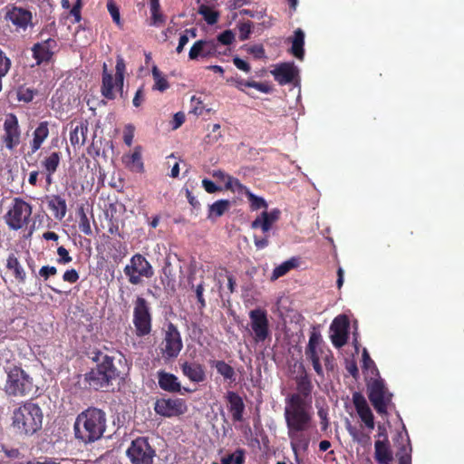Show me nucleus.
<instances>
[{"instance_id": "obj_1", "label": "nucleus", "mask_w": 464, "mask_h": 464, "mask_svg": "<svg viewBox=\"0 0 464 464\" xmlns=\"http://www.w3.org/2000/svg\"><path fill=\"white\" fill-rule=\"evenodd\" d=\"M297 392L285 398L284 417L287 436L293 453L298 458V451L306 450L312 440L314 428L312 411V392L314 385L304 366L295 377Z\"/></svg>"}, {"instance_id": "obj_2", "label": "nucleus", "mask_w": 464, "mask_h": 464, "mask_svg": "<svg viewBox=\"0 0 464 464\" xmlns=\"http://www.w3.org/2000/svg\"><path fill=\"white\" fill-rule=\"evenodd\" d=\"M106 430V414L95 407H89L75 419L73 430L75 438L88 444L100 440Z\"/></svg>"}, {"instance_id": "obj_3", "label": "nucleus", "mask_w": 464, "mask_h": 464, "mask_svg": "<svg viewBox=\"0 0 464 464\" xmlns=\"http://www.w3.org/2000/svg\"><path fill=\"white\" fill-rule=\"evenodd\" d=\"M43 420L41 407L32 401H27L14 410L11 426L17 435L28 437L42 429Z\"/></svg>"}, {"instance_id": "obj_4", "label": "nucleus", "mask_w": 464, "mask_h": 464, "mask_svg": "<svg viewBox=\"0 0 464 464\" xmlns=\"http://www.w3.org/2000/svg\"><path fill=\"white\" fill-rule=\"evenodd\" d=\"M91 358L97 365L86 374L85 380L96 391L108 389L114 380L120 378V372L113 362L114 358L101 351L92 352Z\"/></svg>"}, {"instance_id": "obj_5", "label": "nucleus", "mask_w": 464, "mask_h": 464, "mask_svg": "<svg viewBox=\"0 0 464 464\" xmlns=\"http://www.w3.org/2000/svg\"><path fill=\"white\" fill-rule=\"evenodd\" d=\"M6 379L4 392L9 397L22 398L30 395L34 384L33 378L20 366H12L5 370Z\"/></svg>"}, {"instance_id": "obj_6", "label": "nucleus", "mask_w": 464, "mask_h": 464, "mask_svg": "<svg viewBox=\"0 0 464 464\" xmlns=\"http://www.w3.org/2000/svg\"><path fill=\"white\" fill-rule=\"evenodd\" d=\"M126 64L122 57L118 56L115 66V76L107 69L106 63L102 66L101 93L108 100L116 98L115 89L122 91Z\"/></svg>"}, {"instance_id": "obj_7", "label": "nucleus", "mask_w": 464, "mask_h": 464, "mask_svg": "<svg viewBox=\"0 0 464 464\" xmlns=\"http://www.w3.org/2000/svg\"><path fill=\"white\" fill-rule=\"evenodd\" d=\"M132 323L135 335L142 338L150 335L152 331V312L150 303L141 296L134 301Z\"/></svg>"}, {"instance_id": "obj_8", "label": "nucleus", "mask_w": 464, "mask_h": 464, "mask_svg": "<svg viewBox=\"0 0 464 464\" xmlns=\"http://www.w3.org/2000/svg\"><path fill=\"white\" fill-rule=\"evenodd\" d=\"M32 215V206L21 198H14L5 215V221L8 227L19 230L27 226Z\"/></svg>"}, {"instance_id": "obj_9", "label": "nucleus", "mask_w": 464, "mask_h": 464, "mask_svg": "<svg viewBox=\"0 0 464 464\" xmlns=\"http://www.w3.org/2000/svg\"><path fill=\"white\" fill-rule=\"evenodd\" d=\"M248 316V330L254 342L259 343H264L266 339H270L271 331L267 311L257 307L249 311Z\"/></svg>"}, {"instance_id": "obj_10", "label": "nucleus", "mask_w": 464, "mask_h": 464, "mask_svg": "<svg viewBox=\"0 0 464 464\" xmlns=\"http://www.w3.org/2000/svg\"><path fill=\"white\" fill-rule=\"evenodd\" d=\"M125 276L130 284L137 285L142 283V278H151L154 276V269L147 258L141 254H135L131 256L130 264L123 268Z\"/></svg>"}, {"instance_id": "obj_11", "label": "nucleus", "mask_w": 464, "mask_h": 464, "mask_svg": "<svg viewBox=\"0 0 464 464\" xmlns=\"http://www.w3.org/2000/svg\"><path fill=\"white\" fill-rule=\"evenodd\" d=\"M126 454L132 464H153L156 451L148 438L139 437L132 440Z\"/></svg>"}, {"instance_id": "obj_12", "label": "nucleus", "mask_w": 464, "mask_h": 464, "mask_svg": "<svg viewBox=\"0 0 464 464\" xmlns=\"http://www.w3.org/2000/svg\"><path fill=\"white\" fill-rule=\"evenodd\" d=\"M3 130L1 142L8 151L12 152L19 146L22 140V130L15 114L8 113L5 116Z\"/></svg>"}, {"instance_id": "obj_13", "label": "nucleus", "mask_w": 464, "mask_h": 464, "mask_svg": "<svg viewBox=\"0 0 464 464\" xmlns=\"http://www.w3.org/2000/svg\"><path fill=\"white\" fill-rule=\"evenodd\" d=\"M368 398L379 414L387 413V406L392 400L382 380H373L368 384Z\"/></svg>"}, {"instance_id": "obj_14", "label": "nucleus", "mask_w": 464, "mask_h": 464, "mask_svg": "<svg viewBox=\"0 0 464 464\" xmlns=\"http://www.w3.org/2000/svg\"><path fill=\"white\" fill-rule=\"evenodd\" d=\"M182 347L183 343L180 333L174 324L169 323L167 325L165 336L162 341L161 350L163 357L168 360L177 358Z\"/></svg>"}, {"instance_id": "obj_15", "label": "nucleus", "mask_w": 464, "mask_h": 464, "mask_svg": "<svg viewBox=\"0 0 464 464\" xmlns=\"http://www.w3.org/2000/svg\"><path fill=\"white\" fill-rule=\"evenodd\" d=\"M188 410L187 404L180 398H161L156 400L154 403V411L157 414L171 418L184 414Z\"/></svg>"}, {"instance_id": "obj_16", "label": "nucleus", "mask_w": 464, "mask_h": 464, "mask_svg": "<svg viewBox=\"0 0 464 464\" xmlns=\"http://www.w3.org/2000/svg\"><path fill=\"white\" fill-rule=\"evenodd\" d=\"M350 322L345 314L336 316L331 324L330 329L333 332L331 340L336 348L346 344L348 340Z\"/></svg>"}, {"instance_id": "obj_17", "label": "nucleus", "mask_w": 464, "mask_h": 464, "mask_svg": "<svg viewBox=\"0 0 464 464\" xmlns=\"http://www.w3.org/2000/svg\"><path fill=\"white\" fill-rule=\"evenodd\" d=\"M218 43L215 40H198L191 46L188 58L198 60L200 58H210L218 55Z\"/></svg>"}, {"instance_id": "obj_18", "label": "nucleus", "mask_w": 464, "mask_h": 464, "mask_svg": "<svg viewBox=\"0 0 464 464\" xmlns=\"http://www.w3.org/2000/svg\"><path fill=\"white\" fill-rule=\"evenodd\" d=\"M179 367L182 374L191 382L200 383L206 381V369L202 363L196 361H183L179 362Z\"/></svg>"}, {"instance_id": "obj_19", "label": "nucleus", "mask_w": 464, "mask_h": 464, "mask_svg": "<svg viewBox=\"0 0 464 464\" xmlns=\"http://www.w3.org/2000/svg\"><path fill=\"white\" fill-rule=\"evenodd\" d=\"M61 160L62 153L60 151H53L41 160V166L43 168L42 174L45 179L46 188L53 183V176L57 171Z\"/></svg>"}, {"instance_id": "obj_20", "label": "nucleus", "mask_w": 464, "mask_h": 464, "mask_svg": "<svg viewBox=\"0 0 464 464\" xmlns=\"http://www.w3.org/2000/svg\"><path fill=\"white\" fill-rule=\"evenodd\" d=\"M353 402L360 419L364 423L366 428L369 430H373L374 416L364 396L361 392H354L353 394Z\"/></svg>"}, {"instance_id": "obj_21", "label": "nucleus", "mask_w": 464, "mask_h": 464, "mask_svg": "<svg viewBox=\"0 0 464 464\" xmlns=\"http://www.w3.org/2000/svg\"><path fill=\"white\" fill-rule=\"evenodd\" d=\"M31 11L23 7L13 5L7 9L5 19L10 21L16 28L25 30L32 23Z\"/></svg>"}, {"instance_id": "obj_22", "label": "nucleus", "mask_w": 464, "mask_h": 464, "mask_svg": "<svg viewBox=\"0 0 464 464\" xmlns=\"http://www.w3.org/2000/svg\"><path fill=\"white\" fill-rule=\"evenodd\" d=\"M44 201L54 219L62 221L65 218L67 204L63 196L59 194L47 195L44 198Z\"/></svg>"}, {"instance_id": "obj_23", "label": "nucleus", "mask_w": 464, "mask_h": 464, "mask_svg": "<svg viewBox=\"0 0 464 464\" xmlns=\"http://www.w3.org/2000/svg\"><path fill=\"white\" fill-rule=\"evenodd\" d=\"M56 46L55 40L49 38L43 43L35 44L33 48V56L36 60L37 64L42 63H48L51 61L53 52V49Z\"/></svg>"}, {"instance_id": "obj_24", "label": "nucleus", "mask_w": 464, "mask_h": 464, "mask_svg": "<svg viewBox=\"0 0 464 464\" xmlns=\"http://www.w3.org/2000/svg\"><path fill=\"white\" fill-rule=\"evenodd\" d=\"M280 216L281 211L278 208L263 211L260 216L252 221L251 227L253 229L261 228L263 233H266L271 229L273 224L279 220Z\"/></svg>"}, {"instance_id": "obj_25", "label": "nucleus", "mask_w": 464, "mask_h": 464, "mask_svg": "<svg viewBox=\"0 0 464 464\" xmlns=\"http://www.w3.org/2000/svg\"><path fill=\"white\" fill-rule=\"evenodd\" d=\"M159 387L170 393H181L182 387L178 377L170 372L160 370L157 372Z\"/></svg>"}, {"instance_id": "obj_26", "label": "nucleus", "mask_w": 464, "mask_h": 464, "mask_svg": "<svg viewBox=\"0 0 464 464\" xmlns=\"http://www.w3.org/2000/svg\"><path fill=\"white\" fill-rule=\"evenodd\" d=\"M271 73L280 85H285L294 81L297 70L293 63H283L278 64Z\"/></svg>"}, {"instance_id": "obj_27", "label": "nucleus", "mask_w": 464, "mask_h": 464, "mask_svg": "<svg viewBox=\"0 0 464 464\" xmlns=\"http://www.w3.org/2000/svg\"><path fill=\"white\" fill-rule=\"evenodd\" d=\"M374 450V459L379 464H391L393 456L387 435H384V440L375 441Z\"/></svg>"}, {"instance_id": "obj_28", "label": "nucleus", "mask_w": 464, "mask_h": 464, "mask_svg": "<svg viewBox=\"0 0 464 464\" xmlns=\"http://www.w3.org/2000/svg\"><path fill=\"white\" fill-rule=\"evenodd\" d=\"M48 136L49 124L47 121H41L33 132V140L30 141L28 155H33L38 151Z\"/></svg>"}, {"instance_id": "obj_29", "label": "nucleus", "mask_w": 464, "mask_h": 464, "mask_svg": "<svg viewBox=\"0 0 464 464\" xmlns=\"http://www.w3.org/2000/svg\"><path fill=\"white\" fill-rule=\"evenodd\" d=\"M226 399L229 404V411L231 412L234 421H241L243 420V413L245 411V404L243 399L235 392H227Z\"/></svg>"}, {"instance_id": "obj_30", "label": "nucleus", "mask_w": 464, "mask_h": 464, "mask_svg": "<svg viewBox=\"0 0 464 464\" xmlns=\"http://www.w3.org/2000/svg\"><path fill=\"white\" fill-rule=\"evenodd\" d=\"M211 367L217 370V372L221 375L225 382L233 383L237 380V374L234 368L223 360H213L209 362Z\"/></svg>"}, {"instance_id": "obj_31", "label": "nucleus", "mask_w": 464, "mask_h": 464, "mask_svg": "<svg viewBox=\"0 0 464 464\" xmlns=\"http://www.w3.org/2000/svg\"><path fill=\"white\" fill-rule=\"evenodd\" d=\"M6 268L12 272L13 276L19 284H24L26 273L15 254L11 253L6 259Z\"/></svg>"}, {"instance_id": "obj_32", "label": "nucleus", "mask_w": 464, "mask_h": 464, "mask_svg": "<svg viewBox=\"0 0 464 464\" xmlns=\"http://www.w3.org/2000/svg\"><path fill=\"white\" fill-rule=\"evenodd\" d=\"M123 161L131 171L141 173L144 171V164L141 157V147L136 146L130 155H126Z\"/></svg>"}, {"instance_id": "obj_33", "label": "nucleus", "mask_w": 464, "mask_h": 464, "mask_svg": "<svg viewBox=\"0 0 464 464\" xmlns=\"http://www.w3.org/2000/svg\"><path fill=\"white\" fill-rule=\"evenodd\" d=\"M291 43V53L298 60L302 61L304 57V33L301 28L295 30Z\"/></svg>"}, {"instance_id": "obj_34", "label": "nucleus", "mask_w": 464, "mask_h": 464, "mask_svg": "<svg viewBox=\"0 0 464 464\" xmlns=\"http://www.w3.org/2000/svg\"><path fill=\"white\" fill-rule=\"evenodd\" d=\"M325 351L326 350L324 349L305 348L306 359L312 362L313 368L317 375L322 377H324V370L321 365L320 359H322Z\"/></svg>"}, {"instance_id": "obj_35", "label": "nucleus", "mask_w": 464, "mask_h": 464, "mask_svg": "<svg viewBox=\"0 0 464 464\" xmlns=\"http://www.w3.org/2000/svg\"><path fill=\"white\" fill-rule=\"evenodd\" d=\"M88 125L85 122H80L70 132V141L72 146L83 145L86 140Z\"/></svg>"}, {"instance_id": "obj_36", "label": "nucleus", "mask_w": 464, "mask_h": 464, "mask_svg": "<svg viewBox=\"0 0 464 464\" xmlns=\"http://www.w3.org/2000/svg\"><path fill=\"white\" fill-rule=\"evenodd\" d=\"M150 5L151 14L150 25L156 27L162 26L166 22V18L160 11V0H150Z\"/></svg>"}, {"instance_id": "obj_37", "label": "nucleus", "mask_w": 464, "mask_h": 464, "mask_svg": "<svg viewBox=\"0 0 464 464\" xmlns=\"http://www.w3.org/2000/svg\"><path fill=\"white\" fill-rule=\"evenodd\" d=\"M230 201L227 199H219L208 206V218L209 219L219 218L224 215L230 208Z\"/></svg>"}, {"instance_id": "obj_38", "label": "nucleus", "mask_w": 464, "mask_h": 464, "mask_svg": "<svg viewBox=\"0 0 464 464\" xmlns=\"http://www.w3.org/2000/svg\"><path fill=\"white\" fill-rule=\"evenodd\" d=\"M246 450L237 448L234 452L222 456L220 463L213 464H245Z\"/></svg>"}, {"instance_id": "obj_39", "label": "nucleus", "mask_w": 464, "mask_h": 464, "mask_svg": "<svg viewBox=\"0 0 464 464\" xmlns=\"http://www.w3.org/2000/svg\"><path fill=\"white\" fill-rule=\"evenodd\" d=\"M298 266V260L295 257L283 262L281 265L276 266L272 273L271 280H276L281 276L286 275L291 269Z\"/></svg>"}, {"instance_id": "obj_40", "label": "nucleus", "mask_w": 464, "mask_h": 464, "mask_svg": "<svg viewBox=\"0 0 464 464\" xmlns=\"http://www.w3.org/2000/svg\"><path fill=\"white\" fill-rule=\"evenodd\" d=\"M77 215L79 218V229L86 236H91L92 234V230L91 227V224L89 218L85 213L83 205L80 206L77 209Z\"/></svg>"}, {"instance_id": "obj_41", "label": "nucleus", "mask_w": 464, "mask_h": 464, "mask_svg": "<svg viewBox=\"0 0 464 464\" xmlns=\"http://www.w3.org/2000/svg\"><path fill=\"white\" fill-rule=\"evenodd\" d=\"M151 73L155 82V84L153 86L154 90H158L163 92L167 89H169V84L168 80L162 75L161 72L158 69L157 66L152 67Z\"/></svg>"}, {"instance_id": "obj_42", "label": "nucleus", "mask_w": 464, "mask_h": 464, "mask_svg": "<svg viewBox=\"0 0 464 464\" xmlns=\"http://www.w3.org/2000/svg\"><path fill=\"white\" fill-rule=\"evenodd\" d=\"M198 14L204 17V20L208 24H215L218 21L219 14L217 11H214L209 6L206 5H201L198 10Z\"/></svg>"}, {"instance_id": "obj_43", "label": "nucleus", "mask_w": 464, "mask_h": 464, "mask_svg": "<svg viewBox=\"0 0 464 464\" xmlns=\"http://www.w3.org/2000/svg\"><path fill=\"white\" fill-rule=\"evenodd\" d=\"M246 197L250 202V208L252 210H258L260 208H266L267 203L266 201L250 191L246 192Z\"/></svg>"}, {"instance_id": "obj_44", "label": "nucleus", "mask_w": 464, "mask_h": 464, "mask_svg": "<svg viewBox=\"0 0 464 464\" xmlns=\"http://www.w3.org/2000/svg\"><path fill=\"white\" fill-rule=\"evenodd\" d=\"M36 92L26 86H20L17 90V99L20 102H30L33 101Z\"/></svg>"}, {"instance_id": "obj_45", "label": "nucleus", "mask_w": 464, "mask_h": 464, "mask_svg": "<svg viewBox=\"0 0 464 464\" xmlns=\"http://www.w3.org/2000/svg\"><path fill=\"white\" fill-rule=\"evenodd\" d=\"M11 68V61L5 53L0 49V92L2 91V79L5 77Z\"/></svg>"}, {"instance_id": "obj_46", "label": "nucleus", "mask_w": 464, "mask_h": 464, "mask_svg": "<svg viewBox=\"0 0 464 464\" xmlns=\"http://www.w3.org/2000/svg\"><path fill=\"white\" fill-rule=\"evenodd\" d=\"M253 23L251 21H246L244 23H239L237 24L238 29V38L240 41H246L250 37L252 33Z\"/></svg>"}, {"instance_id": "obj_47", "label": "nucleus", "mask_w": 464, "mask_h": 464, "mask_svg": "<svg viewBox=\"0 0 464 464\" xmlns=\"http://www.w3.org/2000/svg\"><path fill=\"white\" fill-rule=\"evenodd\" d=\"M243 48H245L247 53L252 54L255 59L266 58V51L262 44L244 45Z\"/></svg>"}, {"instance_id": "obj_48", "label": "nucleus", "mask_w": 464, "mask_h": 464, "mask_svg": "<svg viewBox=\"0 0 464 464\" xmlns=\"http://www.w3.org/2000/svg\"><path fill=\"white\" fill-rule=\"evenodd\" d=\"M107 9H108L110 14L111 15L113 22L116 24L121 25L120 10H119L118 6L116 5V4L113 2V0H108Z\"/></svg>"}, {"instance_id": "obj_49", "label": "nucleus", "mask_w": 464, "mask_h": 464, "mask_svg": "<svg viewBox=\"0 0 464 464\" xmlns=\"http://www.w3.org/2000/svg\"><path fill=\"white\" fill-rule=\"evenodd\" d=\"M57 274V268L53 266H44L38 271V276L44 281H47L51 276Z\"/></svg>"}, {"instance_id": "obj_50", "label": "nucleus", "mask_w": 464, "mask_h": 464, "mask_svg": "<svg viewBox=\"0 0 464 464\" xmlns=\"http://www.w3.org/2000/svg\"><path fill=\"white\" fill-rule=\"evenodd\" d=\"M235 40V34L231 30H226L218 36V44L220 43L224 45L231 44Z\"/></svg>"}, {"instance_id": "obj_51", "label": "nucleus", "mask_w": 464, "mask_h": 464, "mask_svg": "<svg viewBox=\"0 0 464 464\" xmlns=\"http://www.w3.org/2000/svg\"><path fill=\"white\" fill-rule=\"evenodd\" d=\"M57 254L59 256L57 263L61 265H66L72 262V258L69 255L68 250L64 246H59L57 248Z\"/></svg>"}, {"instance_id": "obj_52", "label": "nucleus", "mask_w": 464, "mask_h": 464, "mask_svg": "<svg viewBox=\"0 0 464 464\" xmlns=\"http://www.w3.org/2000/svg\"><path fill=\"white\" fill-rule=\"evenodd\" d=\"M246 87L255 88L263 93H270L272 92V87L269 84L255 81L252 82H246Z\"/></svg>"}, {"instance_id": "obj_53", "label": "nucleus", "mask_w": 464, "mask_h": 464, "mask_svg": "<svg viewBox=\"0 0 464 464\" xmlns=\"http://www.w3.org/2000/svg\"><path fill=\"white\" fill-rule=\"evenodd\" d=\"M204 290V285L202 282L195 287V294L199 304L198 308L200 310H203L206 307V300L203 295Z\"/></svg>"}, {"instance_id": "obj_54", "label": "nucleus", "mask_w": 464, "mask_h": 464, "mask_svg": "<svg viewBox=\"0 0 464 464\" xmlns=\"http://www.w3.org/2000/svg\"><path fill=\"white\" fill-rule=\"evenodd\" d=\"M135 128L131 124H128L124 128L123 140L127 146H130L134 138Z\"/></svg>"}, {"instance_id": "obj_55", "label": "nucleus", "mask_w": 464, "mask_h": 464, "mask_svg": "<svg viewBox=\"0 0 464 464\" xmlns=\"http://www.w3.org/2000/svg\"><path fill=\"white\" fill-rule=\"evenodd\" d=\"M322 343V338L320 334L316 332H313L310 334L308 344L306 348H314V349H323L320 347V344Z\"/></svg>"}, {"instance_id": "obj_56", "label": "nucleus", "mask_w": 464, "mask_h": 464, "mask_svg": "<svg viewBox=\"0 0 464 464\" xmlns=\"http://www.w3.org/2000/svg\"><path fill=\"white\" fill-rule=\"evenodd\" d=\"M322 360L324 362L325 369L327 371H334V358L333 356V353L330 350H326L324 354L322 357Z\"/></svg>"}, {"instance_id": "obj_57", "label": "nucleus", "mask_w": 464, "mask_h": 464, "mask_svg": "<svg viewBox=\"0 0 464 464\" xmlns=\"http://www.w3.org/2000/svg\"><path fill=\"white\" fill-rule=\"evenodd\" d=\"M192 109L191 112L197 116L202 115L204 111V106L202 104V101L196 96L191 98Z\"/></svg>"}, {"instance_id": "obj_58", "label": "nucleus", "mask_w": 464, "mask_h": 464, "mask_svg": "<svg viewBox=\"0 0 464 464\" xmlns=\"http://www.w3.org/2000/svg\"><path fill=\"white\" fill-rule=\"evenodd\" d=\"M79 274L74 268L66 270L63 275V280L70 284L76 283L79 280Z\"/></svg>"}, {"instance_id": "obj_59", "label": "nucleus", "mask_w": 464, "mask_h": 464, "mask_svg": "<svg viewBox=\"0 0 464 464\" xmlns=\"http://www.w3.org/2000/svg\"><path fill=\"white\" fill-rule=\"evenodd\" d=\"M233 63L238 70H241L245 72H249L251 70V66L249 65V63L244 61L243 59L239 58L238 56H235L233 58Z\"/></svg>"}, {"instance_id": "obj_60", "label": "nucleus", "mask_w": 464, "mask_h": 464, "mask_svg": "<svg viewBox=\"0 0 464 464\" xmlns=\"http://www.w3.org/2000/svg\"><path fill=\"white\" fill-rule=\"evenodd\" d=\"M202 186L208 193H215L221 189L212 180L208 179L202 180Z\"/></svg>"}, {"instance_id": "obj_61", "label": "nucleus", "mask_w": 464, "mask_h": 464, "mask_svg": "<svg viewBox=\"0 0 464 464\" xmlns=\"http://www.w3.org/2000/svg\"><path fill=\"white\" fill-rule=\"evenodd\" d=\"M81 8H82V2H81V0H77L76 3L73 5L72 8L71 9V14L74 17V21L76 23H79L82 18Z\"/></svg>"}, {"instance_id": "obj_62", "label": "nucleus", "mask_w": 464, "mask_h": 464, "mask_svg": "<svg viewBox=\"0 0 464 464\" xmlns=\"http://www.w3.org/2000/svg\"><path fill=\"white\" fill-rule=\"evenodd\" d=\"M225 186L227 189H234V188H237V189L241 190L243 188H245L237 179H235L231 176L228 177Z\"/></svg>"}, {"instance_id": "obj_63", "label": "nucleus", "mask_w": 464, "mask_h": 464, "mask_svg": "<svg viewBox=\"0 0 464 464\" xmlns=\"http://www.w3.org/2000/svg\"><path fill=\"white\" fill-rule=\"evenodd\" d=\"M346 430H347L348 433L352 436V438L354 441H357L359 443L362 442V439L359 437L360 432L350 422L347 423Z\"/></svg>"}, {"instance_id": "obj_64", "label": "nucleus", "mask_w": 464, "mask_h": 464, "mask_svg": "<svg viewBox=\"0 0 464 464\" xmlns=\"http://www.w3.org/2000/svg\"><path fill=\"white\" fill-rule=\"evenodd\" d=\"M144 102V92L143 88L140 87L137 90L134 98L132 100V103L135 107H140Z\"/></svg>"}]
</instances>
